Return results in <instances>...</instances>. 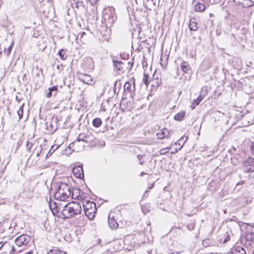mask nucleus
Returning <instances> with one entry per match:
<instances>
[{
  "label": "nucleus",
  "instance_id": "obj_1",
  "mask_svg": "<svg viewBox=\"0 0 254 254\" xmlns=\"http://www.w3.org/2000/svg\"><path fill=\"white\" fill-rule=\"evenodd\" d=\"M82 210L80 204L76 202L68 203L64 206L62 214L63 218H69L80 214Z\"/></svg>",
  "mask_w": 254,
  "mask_h": 254
},
{
  "label": "nucleus",
  "instance_id": "obj_2",
  "mask_svg": "<svg viewBox=\"0 0 254 254\" xmlns=\"http://www.w3.org/2000/svg\"><path fill=\"white\" fill-rule=\"evenodd\" d=\"M71 195V190L68 185L61 183L58 185V188L54 195L56 199L60 201H64Z\"/></svg>",
  "mask_w": 254,
  "mask_h": 254
},
{
  "label": "nucleus",
  "instance_id": "obj_3",
  "mask_svg": "<svg viewBox=\"0 0 254 254\" xmlns=\"http://www.w3.org/2000/svg\"><path fill=\"white\" fill-rule=\"evenodd\" d=\"M103 19L106 25H112L116 19V16L114 14V9L106 10L103 14Z\"/></svg>",
  "mask_w": 254,
  "mask_h": 254
},
{
  "label": "nucleus",
  "instance_id": "obj_4",
  "mask_svg": "<svg viewBox=\"0 0 254 254\" xmlns=\"http://www.w3.org/2000/svg\"><path fill=\"white\" fill-rule=\"evenodd\" d=\"M31 239V238L29 235L23 234L15 239V243L17 246L20 247L28 245Z\"/></svg>",
  "mask_w": 254,
  "mask_h": 254
},
{
  "label": "nucleus",
  "instance_id": "obj_5",
  "mask_svg": "<svg viewBox=\"0 0 254 254\" xmlns=\"http://www.w3.org/2000/svg\"><path fill=\"white\" fill-rule=\"evenodd\" d=\"M77 76L79 80L85 84L92 85L94 83L93 78L90 75L78 72Z\"/></svg>",
  "mask_w": 254,
  "mask_h": 254
},
{
  "label": "nucleus",
  "instance_id": "obj_6",
  "mask_svg": "<svg viewBox=\"0 0 254 254\" xmlns=\"http://www.w3.org/2000/svg\"><path fill=\"white\" fill-rule=\"evenodd\" d=\"M243 170L246 172H253L254 171V159L248 158L244 163Z\"/></svg>",
  "mask_w": 254,
  "mask_h": 254
},
{
  "label": "nucleus",
  "instance_id": "obj_7",
  "mask_svg": "<svg viewBox=\"0 0 254 254\" xmlns=\"http://www.w3.org/2000/svg\"><path fill=\"white\" fill-rule=\"evenodd\" d=\"M72 173L74 176L78 179H81L84 177L83 167L81 165L74 167Z\"/></svg>",
  "mask_w": 254,
  "mask_h": 254
},
{
  "label": "nucleus",
  "instance_id": "obj_8",
  "mask_svg": "<svg viewBox=\"0 0 254 254\" xmlns=\"http://www.w3.org/2000/svg\"><path fill=\"white\" fill-rule=\"evenodd\" d=\"M159 139H164L165 138H169L171 136L170 131L166 128L162 129L157 134Z\"/></svg>",
  "mask_w": 254,
  "mask_h": 254
},
{
  "label": "nucleus",
  "instance_id": "obj_9",
  "mask_svg": "<svg viewBox=\"0 0 254 254\" xmlns=\"http://www.w3.org/2000/svg\"><path fill=\"white\" fill-rule=\"evenodd\" d=\"M231 254H247L246 250L240 246H234L231 249Z\"/></svg>",
  "mask_w": 254,
  "mask_h": 254
},
{
  "label": "nucleus",
  "instance_id": "obj_10",
  "mask_svg": "<svg viewBox=\"0 0 254 254\" xmlns=\"http://www.w3.org/2000/svg\"><path fill=\"white\" fill-rule=\"evenodd\" d=\"M85 142L90 144L91 145H96L97 139L91 133L86 134Z\"/></svg>",
  "mask_w": 254,
  "mask_h": 254
},
{
  "label": "nucleus",
  "instance_id": "obj_11",
  "mask_svg": "<svg viewBox=\"0 0 254 254\" xmlns=\"http://www.w3.org/2000/svg\"><path fill=\"white\" fill-rule=\"evenodd\" d=\"M86 216L90 219H93L97 212L96 207L84 210Z\"/></svg>",
  "mask_w": 254,
  "mask_h": 254
},
{
  "label": "nucleus",
  "instance_id": "obj_12",
  "mask_svg": "<svg viewBox=\"0 0 254 254\" xmlns=\"http://www.w3.org/2000/svg\"><path fill=\"white\" fill-rule=\"evenodd\" d=\"M150 84L153 89L157 88L161 83V79L158 77H155V75L154 74L153 78L151 80H150Z\"/></svg>",
  "mask_w": 254,
  "mask_h": 254
},
{
  "label": "nucleus",
  "instance_id": "obj_13",
  "mask_svg": "<svg viewBox=\"0 0 254 254\" xmlns=\"http://www.w3.org/2000/svg\"><path fill=\"white\" fill-rule=\"evenodd\" d=\"M84 62L86 66L89 69H93L94 67V63L93 59L90 57L85 58Z\"/></svg>",
  "mask_w": 254,
  "mask_h": 254
},
{
  "label": "nucleus",
  "instance_id": "obj_14",
  "mask_svg": "<svg viewBox=\"0 0 254 254\" xmlns=\"http://www.w3.org/2000/svg\"><path fill=\"white\" fill-rule=\"evenodd\" d=\"M236 3H242L247 6H251L254 5V0H233Z\"/></svg>",
  "mask_w": 254,
  "mask_h": 254
},
{
  "label": "nucleus",
  "instance_id": "obj_15",
  "mask_svg": "<svg viewBox=\"0 0 254 254\" xmlns=\"http://www.w3.org/2000/svg\"><path fill=\"white\" fill-rule=\"evenodd\" d=\"M71 198L74 199H79L82 198V195L80 193V190L78 189H75L71 192Z\"/></svg>",
  "mask_w": 254,
  "mask_h": 254
},
{
  "label": "nucleus",
  "instance_id": "obj_16",
  "mask_svg": "<svg viewBox=\"0 0 254 254\" xmlns=\"http://www.w3.org/2000/svg\"><path fill=\"white\" fill-rule=\"evenodd\" d=\"M82 205L84 208V210L91 209L92 207H96V204L90 200H86L85 201H83L82 203Z\"/></svg>",
  "mask_w": 254,
  "mask_h": 254
},
{
  "label": "nucleus",
  "instance_id": "obj_17",
  "mask_svg": "<svg viewBox=\"0 0 254 254\" xmlns=\"http://www.w3.org/2000/svg\"><path fill=\"white\" fill-rule=\"evenodd\" d=\"M195 1L196 3L194 6V10L196 12H201L203 11L205 8H206L204 4H202L201 3L198 2L196 0H193Z\"/></svg>",
  "mask_w": 254,
  "mask_h": 254
},
{
  "label": "nucleus",
  "instance_id": "obj_18",
  "mask_svg": "<svg viewBox=\"0 0 254 254\" xmlns=\"http://www.w3.org/2000/svg\"><path fill=\"white\" fill-rule=\"evenodd\" d=\"M113 63L114 64V67L115 69L119 71H122L123 69V65L124 63L121 61H118L113 59Z\"/></svg>",
  "mask_w": 254,
  "mask_h": 254
},
{
  "label": "nucleus",
  "instance_id": "obj_19",
  "mask_svg": "<svg viewBox=\"0 0 254 254\" xmlns=\"http://www.w3.org/2000/svg\"><path fill=\"white\" fill-rule=\"evenodd\" d=\"M108 224L112 229H116L118 227V224L117 221L113 218H111L110 214H109L108 217Z\"/></svg>",
  "mask_w": 254,
  "mask_h": 254
},
{
  "label": "nucleus",
  "instance_id": "obj_20",
  "mask_svg": "<svg viewBox=\"0 0 254 254\" xmlns=\"http://www.w3.org/2000/svg\"><path fill=\"white\" fill-rule=\"evenodd\" d=\"M189 28L191 31H196L198 29L197 24L196 22V19L191 18L190 19L189 24Z\"/></svg>",
  "mask_w": 254,
  "mask_h": 254
},
{
  "label": "nucleus",
  "instance_id": "obj_21",
  "mask_svg": "<svg viewBox=\"0 0 254 254\" xmlns=\"http://www.w3.org/2000/svg\"><path fill=\"white\" fill-rule=\"evenodd\" d=\"M180 67L184 73H188L190 69V64L186 62H183L180 64Z\"/></svg>",
  "mask_w": 254,
  "mask_h": 254
},
{
  "label": "nucleus",
  "instance_id": "obj_22",
  "mask_svg": "<svg viewBox=\"0 0 254 254\" xmlns=\"http://www.w3.org/2000/svg\"><path fill=\"white\" fill-rule=\"evenodd\" d=\"M246 239L247 240V244L251 245L252 242H254V233L249 232L246 234Z\"/></svg>",
  "mask_w": 254,
  "mask_h": 254
},
{
  "label": "nucleus",
  "instance_id": "obj_23",
  "mask_svg": "<svg viewBox=\"0 0 254 254\" xmlns=\"http://www.w3.org/2000/svg\"><path fill=\"white\" fill-rule=\"evenodd\" d=\"M9 153L8 150H4L3 153H1L0 155V159L3 158V162L6 161L7 163L9 161Z\"/></svg>",
  "mask_w": 254,
  "mask_h": 254
},
{
  "label": "nucleus",
  "instance_id": "obj_24",
  "mask_svg": "<svg viewBox=\"0 0 254 254\" xmlns=\"http://www.w3.org/2000/svg\"><path fill=\"white\" fill-rule=\"evenodd\" d=\"M124 89L126 92H128L131 93V92H133L134 91V85H133L132 89L131 83L130 82H127L124 85Z\"/></svg>",
  "mask_w": 254,
  "mask_h": 254
},
{
  "label": "nucleus",
  "instance_id": "obj_25",
  "mask_svg": "<svg viewBox=\"0 0 254 254\" xmlns=\"http://www.w3.org/2000/svg\"><path fill=\"white\" fill-rule=\"evenodd\" d=\"M208 90V89L207 86H203L201 88L200 95L199 96L203 99L207 95Z\"/></svg>",
  "mask_w": 254,
  "mask_h": 254
},
{
  "label": "nucleus",
  "instance_id": "obj_26",
  "mask_svg": "<svg viewBox=\"0 0 254 254\" xmlns=\"http://www.w3.org/2000/svg\"><path fill=\"white\" fill-rule=\"evenodd\" d=\"M185 114H186V113L184 111L181 112L177 114L175 116L174 119L178 121H181L184 119Z\"/></svg>",
  "mask_w": 254,
  "mask_h": 254
},
{
  "label": "nucleus",
  "instance_id": "obj_27",
  "mask_svg": "<svg viewBox=\"0 0 254 254\" xmlns=\"http://www.w3.org/2000/svg\"><path fill=\"white\" fill-rule=\"evenodd\" d=\"M102 121L100 118H95L92 122L93 126L95 127H99L101 126Z\"/></svg>",
  "mask_w": 254,
  "mask_h": 254
},
{
  "label": "nucleus",
  "instance_id": "obj_28",
  "mask_svg": "<svg viewBox=\"0 0 254 254\" xmlns=\"http://www.w3.org/2000/svg\"><path fill=\"white\" fill-rule=\"evenodd\" d=\"M202 245L204 247H208L213 245V242L210 239H205L202 241Z\"/></svg>",
  "mask_w": 254,
  "mask_h": 254
},
{
  "label": "nucleus",
  "instance_id": "obj_29",
  "mask_svg": "<svg viewBox=\"0 0 254 254\" xmlns=\"http://www.w3.org/2000/svg\"><path fill=\"white\" fill-rule=\"evenodd\" d=\"M150 80H151V79H150L149 76L148 74H146L145 73H144L143 81L144 82V84L146 85V86H148L149 84H150Z\"/></svg>",
  "mask_w": 254,
  "mask_h": 254
},
{
  "label": "nucleus",
  "instance_id": "obj_30",
  "mask_svg": "<svg viewBox=\"0 0 254 254\" xmlns=\"http://www.w3.org/2000/svg\"><path fill=\"white\" fill-rule=\"evenodd\" d=\"M48 254H66V252L59 250H50Z\"/></svg>",
  "mask_w": 254,
  "mask_h": 254
},
{
  "label": "nucleus",
  "instance_id": "obj_31",
  "mask_svg": "<svg viewBox=\"0 0 254 254\" xmlns=\"http://www.w3.org/2000/svg\"><path fill=\"white\" fill-rule=\"evenodd\" d=\"M24 106V104L23 103L19 108V109L17 110V113L19 116V119H21L22 117H23V107Z\"/></svg>",
  "mask_w": 254,
  "mask_h": 254
},
{
  "label": "nucleus",
  "instance_id": "obj_32",
  "mask_svg": "<svg viewBox=\"0 0 254 254\" xmlns=\"http://www.w3.org/2000/svg\"><path fill=\"white\" fill-rule=\"evenodd\" d=\"M230 38L231 39L232 41H235L236 40V38L235 36V33L234 30L233 29V27L232 25L230 26Z\"/></svg>",
  "mask_w": 254,
  "mask_h": 254
},
{
  "label": "nucleus",
  "instance_id": "obj_33",
  "mask_svg": "<svg viewBox=\"0 0 254 254\" xmlns=\"http://www.w3.org/2000/svg\"><path fill=\"white\" fill-rule=\"evenodd\" d=\"M13 46V44L12 43H11V45L8 47V48L7 49H4V53L7 56H8L10 55Z\"/></svg>",
  "mask_w": 254,
  "mask_h": 254
},
{
  "label": "nucleus",
  "instance_id": "obj_34",
  "mask_svg": "<svg viewBox=\"0 0 254 254\" xmlns=\"http://www.w3.org/2000/svg\"><path fill=\"white\" fill-rule=\"evenodd\" d=\"M58 54L62 60H64L66 59L67 57L65 56V52L63 49L60 50L58 52Z\"/></svg>",
  "mask_w": 254,
  "mask_h": 254
},
{
  "label": "nucleus",
  "instance_id": "obj_35",
  "mask_svg": "<svg viewBox=\"0 0 254 254\" xmlns=\"http://www.w3.org/2000/svg\"><path fill=\"white\" fill-rule=\"evenodd\" d=\"M86 135H85L84 133H81L79 135L78 138L77 139V141L79 142L80 141H83L85 142Z\"/></svg>",
  "mask_w": 254,
  "mask_h": 254
},
{
  "label": "nucleus",
  "instance_id": "obj_36",
  "mask_svg": "<svg viewBox=\"0 0 254 254\" xmlns=\"http://www.w3.org/2000/svg\"><path fill=\"white\" fill-rule=\"evenodd\" d=\"M198 2L201 3L202 4H204V6L207 7L209 6V3L210 2V0H198L197 1Z\"/></svg>",
  "mask_w": 254,
  "mask_h": 254
},
{
  "label": "nucleus",
  "instance_id": "obj_37",
  "mask_svg": "<svg viewBox=\"0 0 254 254\" xmlns=\"http://www.w3.org/2000/svg\"><path fill=\"white\" fill-rule=\"evenodd\" d=\"M203 100L202 98L198 96L196 99L193 100L192 104H195V105H198L201 102V101Z\"/></svg>",
  "mask_w": 254,
  "mask_h": 254
},
{
  "label": "nucleus",
  "instance_id": "obj_38",
  "mask_svg": "<svg viewBox=\"0 0 254 254\" xmlns=\"http://www.w3.org/2000/svg\"><path fill=\"white\" fill-rule=\"evenodd\" d=\"M42 148L41 146H40L38 148L36 149V156H39L42 152Z\"/></svg>",
  "mask_w": 254,
  "mask_h": 254
},
{
  "label": "nucleus",
  "instance_id": "obj_39",
  "mask_svg": "<svg viewBox=\"0 0 254 254\" xmlns=\"http://www.w3.org/2000/svg\"><path fill=\"white\" fill-rule=\"evenodd\" d=\"M32 145L33 144L31 142H29V141H27L26 143V149L28 151H30V150L32 148Z\"/></svg>",
  "mask_w": 254,
  "mask_h": 254
},
{
  "label": "nucleus",
  "instance_id": "obj_40",
  "mask_svg": "<svg viewBox=\"0 0 254 254\" xmlns=\"http://www.w3.org/2000/svg\"><path fill=\"white\" fill-rule=\"evenodd\" d=\"M58 89V88L57 86H54L52 87H50L49 88V90H51L52 92H57Z\"/></svg>",
  "mask_w": 254,
  "mask_h": 254
},
{
  "label": "nucleus",
  "instance_id": "obj_41",
  "mask_svg": "<svg viewBox=\"0 0 254 254\" xmlns=\"http://www.w3.org/2000/svg\"><path fill=\"white\" fill-rule=\"evenodd\" d=\"M187 227L189 230L192 231L194 228V224L193 223H190L187 226Z\"/></svg>",
  "mask_w": 254,
  "mask_h": 254
},
{
  "label": "nucleus",
  "instance_id": "obj_42",
  "mask_svg": "<svg viewBox=\"0 0 254 254\" xmlns=\"http://www.w3.org/2000/svg\"><path fill=\"white\" fill-rule=\"evenodd\" d=\"M231 162L235 165H237L239 162L238 159L236 158H231Z\"/></svg>",
  "mask_w": 254,
  "mask_h": 254
},
{
  "label": "nucleus",
  "instance_id": "obj_43",
  "mask_svg": "<svg viewBox=\"0 0 254 254\" xmlns=\"http://www.w3.org/2000/svg\"><path fill=\"white\" fill-rule=\"evenodd\" d=\"M85 34H86V33L84 32H82L81 33H79L78 34L77 38L78 39L80 38V40H81V39L83 38V36Z\"/></svg>",
  "mask_w": 254,
  "mask_h": 254
},
{
  "label": "nucleus",
  "instance_id": "obj_44",
  "mask_svg": "<svg viewBox=\"0 0 254 254\" xmlns=\"http://www.w3.org/2000/svg\"><path fill=\"white\" fill-rule=\"evenodd\" d=\"M143 156V155H137V158H138V160L140 161L139 163H140V164H141V165H142V164H143V161H141V159L142 158Z\"/></svg>",
  "mask_w": 254,
  "mask_h": 254
},
{
  "label": "nucleus",
  "instance_id": "obj_45",
  "mask_svg": "<svg viewBox=\"0 0 254 254\" xmlns=\"http://www.w3.org/2000/svg\"><path fill=\"white\" fill-rule=\"evenodd\" d=\"M5 247H9L11 249V251H14V247L13 246H12L11 247L9 244H7L6 243V245H5Z\"/></svg>",
  "mask_w": 254,
  "mask_h": 254
},
{
  "label": "nucleus",
  "instance_id": "obj_46",
  "mask_svg": "<svg viewBox=\"0 0 254 254\" xmlns=\"http://www.w3.org/2000/svg\"><path fill=\"white\" fill-rule=\"evenodd\" d=\"M52 93H53V92H52V91L51 90H49V92L47 93V94L46 95V97L47 98L51 97Z\"/></svg>",
  "mask_w": 254,
  "mask_h": 254
},
{
  "label": "nucleus",
  "instance_id": "obj_47",
  "mask_svg": "<svg viewBox=\"0 0 254 254\" xmlns=\"http://www.w3.org/2000/svg\"><path fill=\"white\" fill-rule=\"evenodd\" d=\"M91 4L94 5L96 3L98 0H89Z\"/></svg>",
  "mask_w": 254,
  "mask_h": 254
},
{
  "label": "nucleus",
  "instance_id": "obj_48",
  "mask_svg": "<svg viewBox=\"0 0 254 254\" xmlns=\"http://www.w3.org/2000/svg\"><path fill=\"white\" fill-rule=\"evenodd\" d=\"M76 7H79L80 6H81L82 5V2H77L76 3Z\"/></svg>",
  "mask_w": 254,
  "mask_h": 254
},
{
  "label": "nucleus",
  "instance_id": "obj_49",
  "mask_svg": "<svg viewBox=\"0 0 254 254\" xmlns=\"http://www.w3.org/2000/svg\"><path fill=\"white\" fill-rule=\"evenodd\" d=\"M148 191L146 190L143 195V198H144L145 197H147L148 196Z\"/></svg>",
  "mask_w": 254,
  "mask_h": 254
},
{
  "label": "nucleus",
  "instance_id": "obj_50",
  "mask_svg": "<svg viewBox=\"0 0 254 254\" xmlns=\"http://www.w3.org/2000/svg\"><path fill=\"white\" fill-rule=\"evenodd\" d=\"M169 254H179V252L177 251H174L173 252H172L171 251L169 252Z\"/></svg>",
  "mask_w": 254,
  "mask_h": 254
},
{
  "label": "nucleus",
  "instance_id": "obj_51",
  "mask_svg": "<svg viewBox=\"0 0 254 254\" xmlns=\"http://www.w3.org/2000/svg\"><path fill=\"white\" fill-rule=\"evenodd\" d=\"M6 243H0V250L3 247H5Z\"/></svg>",
  "mask_w": 254,
  "mask_h": 254
},
{
  "label": "nucleus",
  "instance_id": "obj_52",
  "mask_svg": "<svg viewBox=\"0 0 254 254\" xmlns=\"http://www.w3.org/2000/svg\"><path fill=\"white\" fill-rule=\"evenodd\" d=\"M230 240L229 236H227V237L224 240V243H226Z\"/></svg>",
  "mask_w": 254,
  "mask_h": 254
},
{
  "label": "nucleus",
  "instance_id": "obj_53",
  "mask_svg": "<svg viewBox=\"0 0 254 254\" xmlns=\"http://www.w3.org/2000/svg\"><path fill=\"white\" fill-rule=\"evenodd\" d=\"M81 195H82V198H80L79 200H82L85 198V195L82 192L81 193Z\"/></svg>",
  "mask_w": 254,
  "mask_h": 254
},
{
  "label": "nucleus",
  "instance_id": "obj_54",
  "mask_svg": "<svg viewBox=\"0 0 254 254\" xmlns=\"http://www.w3.org/2000/svg\"><path fill=\"white\" fill-rule=\"evenodd\" d=\"M33 253L32 250H30L28 252H26L25 254H32Z\"/></svg>",
  "mask_w": 254,
  "mask_h": 254
},
{
  "label": "nucleus",
  "instance_id": "obj_55",
  "mask_svg": "<svg viewBox=\"0 0 254 254\" xmlns=\"http://www.w3.org/2000/svg\"><path fill=\"white\" fill-rule=\"evenodd\" d=\"M166 148H163V149H162L161 150H160V154H163L165 153V152H164L163 151L165 150Z\"/></svg>",
  "mask_w": 254,
  "mask_h": 254
},
{
  "label": "nucleus",
  "instance_id": "obj_56",
  "mask_svg": "<svg viewBox=\"0 0 254 254\" xmlns=\"http://www.w3.org/2000/svg\"><path fill=\"white\" fill-rule=\"evenodd\" d=\"M111 253L109 251H107L105 253H103L102 254H111Z\"/></svg>",
  "mask_w": 254,
  "mask_h": 254
},
{
  "label": "nucleus",
  "instance_id": "obj_57",
  "mask_svg": "<svg viewBox=\"0 0 254 254\" xmlns=\"http://www.w3.org/2000/svg\"><path fill=\"white\" fill-rule=\"evenodd\" d=\"M154 187V184H152L151 186H150V187H149V189H152Z\"/></svg>",
  "mask_w": 254,
  "mask_h": 254
},
{
  "label": "nucleus",
  "instance_id": "obj_58",
  "mask_svg": "<svg viewBox=\"0 0 254 254\" xmlns=\"http://www.w3.org/2000/svg\"><path fill=\"white\" fill-rule=\"evenodd\" d=\"M53 93L54 96H56L57 93V92H53Z\"/></svg>",
  "mask_w": 254,
  "mask_h": 254
},
{
  "label": "nucleus",
  "instance_id": "obj_59",
  "mask_svg": "<svg viewBox=\"0 0 254 254\" xmlns=\"http://www.w3.org/2000/svg\"><path fill=\"white\" fill-rule=\"evenodd\" d=\"M194 107H194V106H193L192 105L191 106V109H192V110L194 109Z\"/></svg>",
  "mask_w": 254,
  "mask_h": 254
},
{
  "label": "nucleus",
  "instance_id": "obj_60",
  "mask_svg": "<svg viewBox=\"0 0 254 254\" xmlns=\"http://www.w3.org/2000/svg\"><path fill=\"white\" fill-rule=\"evenodd\" d=\"M1 52H2V50H1V48L0 47V55L1 54Z\"/></svg>",
  "mask_w": 254,
  "mask_h": 254
},
{
  "label": "nucleus",
  "instance_id": "obj_61",
  "mask_svg": "<svg viewBox=\"0 0 254 254\" xmlns=\"http://www.w3.org/2000/svg\"><path fill=\"white\" fill-rule=\"evenodd\" d=\"M181 139H179V140H178V142H181Z\"/></svg>",
  "mask_w": 254,
  "mask_h": 254
},
{
  "label": "nucleus",
  "instance_id": "obj_62",
  "mask_svg": "<svg viewBox=\"0 0 254 254\" xmlns=\"http://www.w3.org/2000/svg\"><path fill=\"white\" fill-rule=\"evenodd\" d=\"M183 147V145L181 146V147L179 148V149H181Z\"/></svg>",
  "mask_w": 254,
  "mask_h": 254
},
{
  "label": "nucleus",
  "instance_id": "obj_63",
  "mask_svg": "<svg viewBox=\"0 0 254 254\" xmlns=\"http://www.w3.org/2000/svg\"><path fill=\"white\" fill-rule=\"evenodd\" d=\"M143 172H142V173H141V175H143Z\"/></svg>",
  "mask_w": 254,
  "mask_h": 254
},
{
  "label": "nucleus",
  "instance_id": "obj_64",
  "mask_svg": "<svg viewBox=\"0 0 254 254\" xmlns=\"http://www.w3.org/2000/svg\"><path fill=\"white\" fill-rule=\"evenodd\" d=\"M253 254H254V251H253Z\"/></svg>",
  "mask_w": 254,
  "mask_h": 254
}]
</instances>
